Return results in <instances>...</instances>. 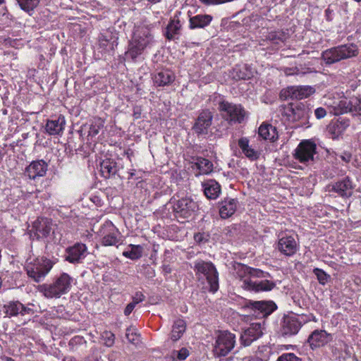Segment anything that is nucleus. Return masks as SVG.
<instances>
[{
  "instance_id": "obj_1",
  "label": "nucleus",
  "mask_w": 361,
  "mask_h": 361,
  "mask_svg": "<svg viewBox=\"0 0 361 361\" xmlns=\"http://www.w3.org/2000/svg\"><path fill=\"white\" fill-rule=\"evenodd\" d=\"M154 44V36L149 25L144 23L136 25L128 50L126 53V57L135 59L145 49L150 48Z\"/></svg>"
},
{
  "instance_id": "obj_2",
  "label": "nucleus",
  "mask_w": 361,
  "mask_h": 361,
  "mask_svg": "<svg viewBox=\"0 0 361 361\" xmlns=\"http://www.w3.org/2000/svg\"><path fill=\"white\" fill-rule=\"evenodd\" d=\"M193 269L197 281L202 285L204 291L216 293L219 289V273L211 262L202 259L194 262Z\"/></svg>"
},
{
  "instance_id": "obj_3",
  "label": "nucleus",
  "mask_w": 361,
  "mask_h": 361,
  "mask_svg": "<svg viewBox=\"0 0 361 361\" xmlns=\"http://www.w3.org/2000/svg\"><path fill=\"white\" fill-rule=\"evenodd\" d=\"M358 54V48L354 44L339 45L324 51L322 59L326 65H331Z\"/></svg>"
},
{
  "instance_id": "obj_4",
  "label": "nucleus",
  "mask_w": 361,
  "mask_h": 361,
  "mask_svg": "<svg viewBox=\"0 0 361 361\" xmlns=\"http://www.w3.org/2000/svg\"><path fill=\"white\" fill-rule=\"evenodd\" d=\"M71 283L72 278L68 274L63 273L52 283L44 284L39 290L47 298H57L71 290Z\"/></svg>"
},
{
  "instance_id": "obj_5",
  "label": "nucleus",
  "mask_w": 361,
  "mask_h": 361,
  "mask_svg": "<svg viewBox=\"0 0 361 361\" xmlns=\"http://www.w3.org/2000/svg\"><path fill=\"white\" fill-rule=\"evenodd\" d=\"M53 267V262L44 257L28 258L26 261L25 270L27 274L35 282H39L49 272Z\"/></svg>"
},
{
  "instance_id": "obj_6",
  "label": "nucleus",
  "mask_w": 361,
  "mask_h": 361,
  "mask_svg": "<svg viewBox=\"0 0 361 361\" xmlns=\"http://www.w3.org/2000/svg\"><path fill=\"white\" fill-rule=\"evenodd\" d=\"M312 315L289 314L283 317L281 333L283 336H291L298 333L302 326L311 320Z\"/></svg>"
},
{
  "instance_id": "obj_7",
  "label": "nucleus",
  "mask_w": 361,
  "mask_h": 361,
  "mask_svg": "<svg viewBox=\"0 0 361 361\" xmlns=\"http://www.w3.org/2000/svg\"><path fill=\"white\" fill-rule=\"evenodd\" d=\"M247 316L255 318H264L271 314L276 309V305L271 301H247L241 308Z\"/></svg>"
},
{
  "instance_id": "obj_8",
  "label": "nucleus",
  "mask_w": 361,
  "mask_h": 361,
  "mask_svg": "<svg viewBox=\"0 0 361 361\" xmlns=\"http://www.w3.org/2000/svg\"><path fill=\"white\" fill-rule=\"evenodd\" d=\"M219 110L229 123H240L245 116V111L241 105L226 101L219 102Z\"/></svg>"
},
{
  "instance_id": "obj_9",
  "label": "nucleus",
  "mask_w": 361,
  "mask_h": 361,
  "mask_svg": "<svg viewBox=\"0 0 361 361\" xmlns=\"http://www.w3.org/2000/svg\"><path fill=\"white\" fill-rule=\"evenodd\" d=\"M235 345V336L228 331L220 332L215 341L213 353L216 357L227 355Z\"/></svg>"
},
{
  "instance_id": "obj_10",
  "label": "nucleus",
  "mask_w": 361,
  "mask_h": 361,
  "mask_svg": "<svg viewBox=\"0 0 361 361\" xmlns=\"http://www.w3.org/2000/svg\"><path fill=\"white\" fill-rule=\"evenodd\" d=\"M173 211L176 217L187 219L190 217L197 209V203L190 197H185L179 200H171Z\"/></svg>"
},
{
  "instance_id": "obj_11",
  "label": "nucleus",
  "mask_w": 361,
  "mask_h": 361,
  "mask_svg": "<svg viewBox=\"0 0 361 361\" xmlns=\"http://www.w3.org/2000/svg\"><path fill=\"white\" fill-rule=\"evenodd\" d=\"M314 92L315 89L310 85L290 86L281 91L280 97L284 100L288 99L300 100L311 96Z\"/></svg>"
},
{
  "instance_id": "obj_12",
  "label": "nucleus",
  "mask_w": 361,
  "mask_h": 361,
  "mask_svg": "<svg viewBox=\"0 0 361 361\" xmlns=\"http://www.w3.org/2000/svg\"><path fill=\"white\" fill-rule=\"evenodd\" d=\"M316 149L317 146L314 142L302 140L295 149L294 157L300 163L308 164L313 161Z\"/></svg>"
},
{
  "instance_id": "obj_13",
  "label": "nucleus",
  "mask_w": 361,
  "mask_h": 361,
  "mask_svg": "<svg viewBox=\"0 0 361 361\" xmlns=\"http://www.w3.org/2000/svg\"><path fill=\"white\" fill-rule=\"evenodd\" d=\"M333 341V335L323 329H315L309 335L307 343L314 350L326 346Z\"/></svg>"
},
{
  "instance_id": "obj_14",
  "label": "nucleus",
  "mask_w": 361,
  "mask_h": 361,
  "mask_svg": "<svg viewBox=\"0 0 361 361\" xmlns=\"http://www.w3.org/2000/svg\"><path fill=\"white\" fill-rule=\"evenodd\" d=\"M56 224H54L52 220L47 218H38L32 225V230L37 238H44L51 234L55 235Z\"/></svg>"
},
{
  "instance_id": "obj_15",
  "label": "nucleus",
  "mask_w": 361,
  "mask_h": 361,
  "mask_svg": "<svg viewBox=\"0 0 361 361\" xmlns=\"http://www.w3.org/2000/svg\"><path fill=\"white\" fill-rule=\"evenodd\" d=\"M30 306L33 307L34 305H28V306H25L19 301H11L8 304L4 305V308L6 314L10 317L18 314L21 316H32L35 314V311Z\"/></svg>"
},
{
  "instance_id": "obj_16",
  "label": "nucleus",
  "mask_w": 361,
  "mask_h": 361,
  "mask_svg": "<svg viewBox=\"0 0 361 361\" xmlns=\"http://www.w3.org/2000/svg\"><path fill=\"white\" fill-rule=\"evenodd\" d=\"M213 120L212 113L208 110H203L197 116L192 129L198 135H206L212 125Z\"/></svg>"
},
{
  "instance_id": "obj_17",
  "label": "nucleus",
  "mask_w": 361,
  "mask_h": 361,
  "mask_svg": "<svg viewBox=\"0 0 361 361\" xmlns=\"http://www.w3.org/2000/svg\"><path fill=\"white\" fill-rule=\"evenodd\" d=\"M240 286L247 290L260 292L272 290L275 286V283L269 280H253L252 278L243 280V284Z\"/></svg>"
},
{
  "instance_id": "obj_18",
  "label": "nucleus",
  "mask_w": 361,
  "mask_h": 361,
  "mask_svg": "<svg viewBox=\"0 0 361 361\" xmlns=\"http://www.w3.org/2000/svg\"><path fill=\"white\" fill-rule=\"evenodd\" d=\"M87 247L83 243H75L66 250L65 259L70 263H80L85 257Z\"/></svg>"
},
{
  "instance_id": "obj_19",
  "label": "nucleus",
  "mask_w": 361,
  "mask_h": 361,
  "mask_svg": "<svg viewBox=\"0 0 361 361\" xmlns=\"http://www.w3.org/2000/svg\"><path fill=\"white\" fill-rule=\"evenodd\" d=\"M48 164L43 159L32 161L25 169V173L30 179L35 180L46 175Z\"/></svg>"
},
{
  "instance_id": "obj_20",
  "label": "nucleus",
  "mask_w": 361,
  "mask_h": 361,
  "mask_svg": "<svg viewBox=\"0 0 361 361\" xmlns=\"http://www.w3.org/2000/svg\"><path fill=\"white\" fill-rule=\"evenodd\" d=\"M262 327L259 323H253L241 334L240 341L244 346L250 345L254 341L262 336Z\"/></svg>"
},
{
  "instance_id": "obj_21",
  "label": "nucleus",
  "mask_w": 361,
  "mask_h": 361,
  "mask_svg": "<svg viewBox=\"0 0 361 361\" xmlns=\"http://www.w3.org/2000/svg\"><path fill=\"white\" fill-rule=\"evenodd\" d=\"M328 188L329 191H334L342 197H350L353 192V183L349 177L329 185Z\"/></svg>"
},
{
  "instance_id": "obj_22",
  "label": "nucleus",
  "mask_w": 361,
  "mask_h": 361,
  "mask_svg": "<svg viewBox=\"0 0 361 361\" xmlns=\"http://www.w3.org/2000/svg\"><path fill=\"white\" fill-rule=\"evenodd\" d=\"M277 249L281 254L290 257L297 252L298 244L293 236L286 235L279 238Z\"/></svg>"
},
{
  "instance_id": "obj_23",
  "label": "nucleus",
  "mask_w": 361,
  "mask_h": 361,
  "mask_svg": "<svg viewBox=\"0 0 361 361\" xmlns=\"http://www.w3.org/2000/svg\"><path fill=\"white\" fill-rule=\"evenodd\" d=\"M234 269L236 276L240 279L241 284H243V281L245 279H252L255 276L259 277L263 274L259 269H253L240 263L237 264Z\"/></svg>"
},
{
  "instance_id": "obj_24",
  "label": "nucleus",
  "mask_w": 361,
  "mask_h": 361,
  "mask_svg": "<svg viewBox=\"0 0 361 361\" xmlns=\"http://www.w3.org/2000/svg\"><path fill=\"white\" fill-rule=\"evenodd\" d=\"M293 120L301 121L305 125L310 118L312 111L308 106L303 104H300L292 108Z\"/></svg>"
},
{
  "instance_id": "obj_25",
  "label": "nucleus",
  "mask_w": 361,
  "mask_h": 361,
  "mask_svg": "<svg viewBox=\"0 0 361 361\" xmlns=\"http://www.w3.org/2000/svg\"><path fill=\"white\" fill-rule=\"evenodd\" d=\"M66 123L65 118L59 116L56 119L48 120L46 124V131L51 135H59L63 132Z\"/></svg>"
},
{
  "instance_id": "obj_26",
  "label": "nucleus",
  "mask_w": 361,
  "mask_h": 361,
  "mask_svg": "<svg viewBox=\"0 0 361 361\" xmlns=\"http://www.w3.org/2000/svg\"><path fill=\"white\" fill-rule=\"evenodd\" d=\"M238 201L236 199L227 198L221 202L219 213L223 219H226L233 215L237 208Z\"/></svg>"
},
{
  "instance_id": "obj_27",
  "label": "nucleus",
  "mask_w": 361,
  "mask_h": 361,
  "mask_svg": "<svg viewBox=\"0 0 361 361\" xmlns=\"http://www.w3.org/2000/svg\"><path fill=\"white\" fill-rule=\"evenodd\" d=\"M204 192L208 199L215 200L221 193V186L214 180H209L202 183Z\"/></svg>"
},
{
  "instance_id": "obj_28",
  "label": "nucleus",
  "mask_w": 361,
  "mask_h": 361,
  "mask_svg": "<svg viewBox=\"0 0 361 361\" xmlns=\"http://www.w3.org/2000/svg\"><path fill=\"white\" fill-rule=\"evenodd\" d=\"M181 25L178 19L171 20L166 27L164 33L166 38L169 40H175L180 35Z\"/></svg>"
},
{
  "instance_id": "obj_29",
  "label": "nucleus",
  "mask_w": 361,
  "mask_h": 361,
  "mask_svg": "<svg viewBox=\"0 0 361 361\" xmlns=\"http://www.w3.org/2000/svg\"><path fill=\"white\" fill-rule=\"evenodd\" d=\"M174 79V74L169 70H165L154 75V82L157 86H166L172 83Z\"/></svg>"
},
{
  "instance_id": "obj_30",
  "label": "nucleus",
  "mask_w": 361,
  "mask_h": 361,
  "mask_svg": "<svg viewBox=\"0 0 361 361\" xmlns=\"http://www.w3.org/2000/svg\"><path fill=\"white\" fill-rule=\"evenodd\" d=\"M259 135L264 140L274 141L278 137L276 128L271 124L262 123L258 130Z\"/></svg>"
},
{
  "instance_id": "obj_31",
  "label": "nucleus",
  "mask_w": 361,
  "mask_h": 361,
  "mask_svg": "<svg viewBox=\"0 0 361 361\" xmlns=\"http://www.w3.org/2000/svg\"><path fill=\"white\" fill-rule=\"evenodd\" d=\"M212 17L209 15H197L190 18V28H204L212 21Z\"/></svg>"
},
{
  "instance_id": "obj_32",
  "label": "nucleus",
  "mask_w": 361,
  "mask_h": 361,
  "mask_svg": "<svg viewBox=\"0 0 361 361\" xmlns=\"http://www.w3.org/2000/svg\"><path fill=\"white\" fill-rule=\"evenodd\" d=\"M232 77L233 79L238 80H247L252 76V72L250 68L246 65L236 66L232 71Z\"/></svg>"
},
{
  "instance_id": "obj_33",
  "label": "nucleus",
  "mask_w": 361,
  "mask_h": 361,
  "mask_svg": "<svg viewBox=\"0 0 361 361\" xmlns=\"http://www.w3.org/2000/svg\"><path fill=\"white\" fill-rule=\"evenodd\" d=\"M238 146L242 149L243 153L251 160L257 159L259 155L257 152L251 148L249 145V140L246 137H241L238 140Z\"/></svg>"
},
{
  "instance_id": "obj_34",
  "label": "nucleus",
  "mask_w": 361,
  "mask_h": 361,
  "mask_svg": "<svg viewBox=\"0 0 361 361\" xmlns=\"http://www.w3.org/2000/svg\"><path fill=\"white\" fill-rule=\"evenodd\" d=\"M194 164L201 174H209L213 171V164L207 159L196 157L194 159Z\"/></svg>"
},
{
  "instance_id": "obj_35",
  "label": "nucleus",
  "mask_w": 361,
  "mask_h": 361,
  "mask_svg": "<svg viewBox=\"0 0 361 361\" xmlns=\"http://www.w3.org/2000/svg\"><path fill=\"white\" fill-rule=\"evenodd\" d=\"M186 329V324L184 320L177 319L174 322L171 334V339L173 341H177L183 336Z\"/></svg>"
},
{
  "instance_id": "obj_36",
  "label": "nucleus",
  "mask_w": 361,
  "mask_h": 361,
  "mask_svg": "<svg viewBox=\"0 0 361 361\" xmlns=\"http://www.w3.org/2000/svg\"><path fill=\"white\" fill-rule=\"evenodd\" d=\"M349 126L348 121L338 120L329 127V132L332 134V137L336 138L341 135L343 130Z\"/></svg>"
},
{
  "instance_id": "obj_37",
  "label": "nucleus",
  "mask_w": 361,
  "mask_h": 361,
  "mask_svg": "<svg viewBox=\"0 0 361 361\" xmlns=\"http://www.w3.org/2000/svg\"><path fill=\"white\" fill-rule=\"evenodd\" d=\"M128 247L130 250L123 252V256L132 260L138 259L142 256L143 247L142 245L130 244Z\"/></svg>"
},
{
  "instance_id": "obj_38",
  "label": "nucleus",
  "mask_w": 361,
  "mask_h": 361,
  "mask_svg": "<svg viewBox=\"0 0 361 361\" xmlns=\"http://www.w3.org/2000/svg\"><path fill=\"white\" fill-rule=\"evenodd\" d=\"M348 111L361 116V98L353 97L348 101L343 112Z\"/></svg>"
},
{
  "instance_id": "obj_39",
  "label": "nucleus",
  "mask_w": 361,
  "mask_h": 361,
  "mask_svg": "<svg viewBox=\"0 0 361 361\" xmlns=\"http://www.w3.org/2000/svg\"><path fill=\"white\" fill-rule=\"evenodd\" d=\"M126 338L130 343L135 345H137L140 342V336L134 326H130L126 329Z\"/></svg>"
},
{
  "instance_id": "obj_40",
  "label": "nucleus",
  "mask_w": 361,
  "mask_h": 361,
  "mask_svg": "<svg viewBox=\"0 0 361 361\" xmlns=\"http://www.w3.org/2000/svg\"><path fill=\"white\" fill-rule=\"evenodd\" d=\"M112 169V162L110 159H104L100 163L101 175L106 179L111 178Z\"/></svg>"
},
{
  "instance_id": "obj_41",
  "label": "nucleus",
  "mask_w": 361,
  "mask_h": 361,
  "mask_svg": "<svg viewBox=\"0 0 361 361\" xmlns=\"http://www.w3.org/2000/svg\"><path fill=\"white\" fill-rule=\"evenodd\" d=\"M20 8L25 12L32 11L39 4L40 0H17Z\"/></svg>"
},
{
  "instance_id": "obj_42",
  "label": "nucleus",
  "mask_w": 361,
  "mask_h": 361,
  "mask_svg": "<svg viewBox=\"0 0 361 361\" xmlns=\"http://www.w3.org/2000/svg\"><path fill=\"white\" fill-rule=\"evenodd\" d=\"M268 39L274 43L279 44V42H284L287 37L285 32L282 31L271 32L268 35Z\"/></svg>"
},
{
  "instance_id": "obj_43",
  "label": "nucleus",
  "mask_w": 361,
  "mask_h": 361,
  "mask_svg": "<svg viewBox=\"0 0 361 361\" xmlns=\"http://www.w3.org/2000/svg\"><path fill=\"white\" fill-rule=\"evenodd\" d=\"M189 355V350L185 348H182L179 350H173L171 356L173 359H177L179 361L185 360Z\"/></svg>"
},
{
  "instance_id": "obj_44",
  "label": "nucleus",
  "mask_w": 361,
  "mask_h": 361,
  "mask_svg": "<svg viewBox=\"0 0 361 361\" xmlns=\"http://www.w3.org/2000/svg\"><path fill=\"white\" fill-rule=\"evenodd\" d=\"M313 273L316 275L320 284L324 285L327 283L329 276L326 274L322 269L314 268L313 269Z\"/></svg>"
},
{
  "instance_id": "obj_45",
  "label": "nucleus",
  "mask_w": 361,
  "mask_h": 361,
  "mask_svg": "<svg viewBox=\"0 0 361 361\" xmlns=\"http://www.w3.org/2000/svg\"><path fill=\"white\" fill-rule=\"evenodd\" d=\"M102 126V121L99 119L90 125L88 136L93 137L97 135Z\"/></svg>"
},
{
  "instance_id": "obj_46",
  "label": "nucleus",
  "mask_w": 361,
  "mask_h": 361,
  "mask_svg": "<svg viewBox=\"0 0 361 361\" xmlns=\"http://www.w3.org/2000/svg\"><path fill=\"white\" fill-rule=\"evenodd\" d=\"M277 361H300V359L294 353H288L282 354L278 357Z\"/></svg>"
},
{
  "instance_id": "obj_47",
  "label": "nucleus",
  "mask_w": 361,
  "mask_h": 361,
  "mask_svg": "<svg viewBox=\"0 0 361 361\" xmlns=\"http://www.w3.org/2000/svg\"><path fill=\"white\" fill-rule=\"evenodd\" d=\"M145 299V296L142 292L137 291L134 295L132 297V302L134 305H137L140 302L144 301Z\"/></svg>"
},
{
  "instance_id": "obj_48",
  "label": "nucleus",
  "mask_w": 361,
  "mask_h": 361,
  "mask_svg": "<svg viewBox=\"0 0 361 361\" xmlns=\"http://www.w3.org/2000/svg\"><path fill=\"white\" fill-rule=\"evenodd\" d=\"M314 115L317 119H322L326 116V110L323 107L317 108L314 110Z\"/></svg>"
},
{
  "instance_id": "obj_49",
  "label": "nucleus",
  "mask_w": 361,
  "mask_h": 361,
  "mask_svg": "<svg viewBox=\"0 0 361 361\" xmlns=\"http://www.w3.org/2000/svg\"><path fill=\"white\" fill-rule=\"evenodd\" d=\"M102 244L104 246H110L113 245V235L108 233L104 236L102 240Z\"/></svg>"
},
{
  "instance_id": "obj_50",
  "label": "nucleus",
  "mask_w": 361,
  "mask_h": 361,
  "mask_svg": "<svg viewBox=\"0 0 361 361\" xmlns=\"http://www.w3.org/2000/svg\"><path fill=\"white\" fill-rule=\"evenodd\" d=\"M135 306L136 305H134L133 302H130L129 304H128V305L126 307L124 310V314L126 316H128L133 312Z\"/></svg>"
},
{
  "instance_id": "obj_51",
  "label": "nucleus",
  "mask_w": 361,
  "mask_h": 361,
  "mask_svg": "<svg viewBox=\"0 0 361 361\" xmlns=\"http://www.w3.org/2000/svg\"><path fill=\"white\" fill-rule=\"evenodd\" d=\"M341 159L345 163H348L351 160V154L347 152H344L341 156Z\"/></svg>"
},
{
  "instance_id": "obj_52",
  "label": "nucleus",
  "mask_w": 361,
  "mask_h": 361,
  "mask_svg": "<svg viewBox=\"0 0 361 361\" xmlns=\"http://www.w3.org/2000/svg\"><path fill=\"white\" fill-rule=\"evenodd\" d=\"M146 276L149 278H152L155 276V271L152 267H147L146 269Z\"/></svg>"
},
{
  "instance_id": "obj_53",
  "label": "nucleus",
  "mask_w": 361,
  "mask_h": 361,
  "mask_svg": "<svg viewBox=\"0 0 361 361\" xmlns=\"http://www.w3.org/2000/svg\"><path fill=\"white\" fill-rule=\"evenodd\" d=\"M112 226L111 222H106L102 227L101 232L105 233L106 231H111V228Z\"/></svg>"
},
{
  "instance_id": "obj_54",
  "label": "nucleus",
  "mask_w": 361,
  "mask_h": 361,
  "mask_svg": "<svg viewBox=\"0 0 361 361\" xmlns=\"http://www.w3.org/2000/svg\"><path fill=\"white\" fill-rule=\"evenodd\" d=\"M140 115H141L140 109H139L137 108H135L134 111H133V116H134L135 119L140 118Z\"/></svg>"
},
{
  "instance_id": "obj_55",
  "label": "nucleus",
  "mask_w": 361,
  "mask_h": 361,
  "mask_svg": "<svg viewBox=\"0 0 361 361\" xmlns=\"http://www.w3.org/2000/svg\"><path fill=\"white\" fill-rule=\"evenodd\" d=\"M104 344L106 346L111 347L113 345V339H111L107 335L106 336V338H104Z\"/></svg>"
},
{
  "instance_id": "obj_56",
  "label": "nucleus",
  "mask_w": 361,
  "mask_h": 361,
  "mask_svg": "<svg viewBox=\"0 0 361 361\" xmlns=\"http://www.w3.org/2000/svg\"><path fill=\"white\" fill-rule=\"evenodd\" d=\"M195 240L198 242V243H200L202 241V235L200 234V233H198L197 235H195Z\"/></svg>"
},
{
  "instance_id": "obj_57",
  "label": "nucleus",
  "mask_w": 361,
  "mask_h": 361,
  "mask_svg": "<svg viewBox=\"0 0 361 361\" xmlns=\"http://www.w3.org/2000/svg\"><path fill=\"white\" fill-rule=\"evenodd\" d=\"M63 361H76V359L73 357H65Z\"/></svg>"
},
{
  "instance_id": "obj_58",
  "label": "nucleus",
  "mask_w": 361,
  "mask_h": 361,
  "mask_svg": "<svg viewBox=\"0 0 361 361\" xmlns=\"http://www.w3.org/2000/svg\"><path fill=\"white\" fill-rule=\"evenodd\" d=\"M331 11L329 9L326 10V15L328 20H330V15Z\"/></svg>"
},
{
  "instance_id": "obj_59",
  "label": "nucleus",
  "mask_w": 361,
  "mask_h": 361,
  "mask_svg": "<svg viewBox=\"0 0 361 361\" xmlns=\"http://www.w3.org/2000/svg\"><path fill=\"white\" fill-rule=\"evenodd\" d=\"M164 270L166 273H170L171 272V269L169 267V266H164Z\"/></svg>"
},
{
  "instance_id": "obj_60",
  "label": "nucleus",
  "mask_w": 361,
  "mask_h": 361,
  "mask_svg": "<svg viewBox=\"0 0 361 361\" xmlns=\"http://www.w3.org/2000/svg\"><path fill=\"white\" fill-rule=\"evenodd\" d=\"M148 2H149L150 4H157L159 2L161 1V0H147Z\"/></svg>"
},
{
  "instance_id": "obj_61",
  "label": "nucleus",
  "mask_w": 361,
  "mask_h": 361,
  "mask_svg": "<svg viewBox=\"0 0 361 361\" xmlns=\"http://www.w3.org/2000/svg\"><path fill=\"white\" fill-rule=\"evenodd\" d=\"M248 361H262L260 359L257 357H250Z\"/></svg>"
},
{
  "instance_id": "obj_62",
  "label": "nucleus",
  "mask_w": 361,
  "mask_h": 361,
  "mask_svg": "<svg viewBox=\"0 0 361 361\" xmlns=\"http://www.w3.org/2000/svg\"><path fill=\"white\" fill-rule=\"evenodd\" d=\"M8 361H14V360H12L11 358H9V359L8 360Z\"/></svg>"
},
{
  "instance_id": "obj_63",
  "label": "nucleus",
  "mask_w": 361,
  "mask_h": 361,
  "mask_svg": "<svg viewBox=\"0 0 361 361\" xmlns=\"http://www.w3.org/2000/svg\"><path fill=\"white\" fill-rule=\"evenodd\" d=\"M355 1H357V2H360V1H361V0H355Z\"/></svg>"
},
{
  "instance_id": "obj_64",
  "label": "nucleus",
  "mask_w": 361,
  "mask_h": 361,
  "mask_svg": "<svg viewBox=\"0 0 361 361\" xmlns=\"http://www.w3.org/2000/svg\"><path fill=\"white\" fill-rule=\"evenodd\" d=\"M2 1H3V0H0V4H1V3H2Z\"/></svg>"
}]
</instances>
